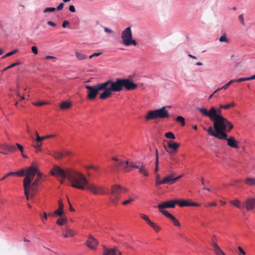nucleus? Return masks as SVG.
Instances as JSON below:
<instances>
[{"label": "nucleus", "instance_id": "obj_32", "mask_svg": "<svg viewBox=\"0 0 255 255\" xmlns=\"http://www.w3.org/2000/svg\"><path fill=\"white\" fill-rule=\"evenodd\" d=\"M138 169L139 172L143 176H147L148 175V173L143 165H142L141 167L139 166V168Z\"/></svg>", "mask_w": 255, "mask_h": 255}, {"label": "nucleus", "instance_id": "obj_9", "mask_svg": "<svg viewBox=\"0 0 255 255\" xmlns=\"http://www.w3.org/2000/svg\"><path fill=\"white\" fill-rule=\"evenodd\" d=\"M137 87V84L131 80L123 78V88L124 87L127 90L130 91L135 89Z\"/></svg>", "mask_w": 255, "mask_h": 255}, {"label": "nucleus", "instance_id": "obj_8", "mask_svg": "<svg viewBox=\"0 0 255 255\" xmlns=\"http://www.w3.org/2000/svg\"><path fill=\"white\" fill-rule=\"evenodd\" d=\"M197 110L199 111L204 116L209 117L211 120L214 119L216 114L215 108L212 107L209 111L205 108L197 107Z\"/></svg>", "mask_w": 255, "mask_h": 255}, {"label": "nucleus", "instance_id": "obj_20", "mask_svg": "<svg viewBox=\"0 0 255 255\" xmlns=\"http://www.w3.org/2000/svg\"><path fill=\"white\" fill-rule=\"evenodd\" d=\"M39 178L37 176V178L32 183H31L30 187L28 188V193L29 191L31 190L32 192H34L36 190V187L38 186L39 183Z\"/></svg>", "mask_w": 255, "mask_h": 255}, {"label": "nucleus", "instance_id": "obj_38", "mask_svg": "<svg viewBox=\"0 0 255 255\" xmlns=\"http://www.w3.org/2000/svg\"><path fill=\"white\" fill-rule=\"evenodd\" d=\"M149 226H151L154 229V230L157 233L159 232L161 230V228L157 226L155 223H154L153 222H152Z\"/></svg>", "mask_w": 255, "mask_h": 255}, {"label": "nucleus", "instance_id": "obj_48", "mask_svg": "<svg viewBox=\"0 0 255 255\" xmlns=\"http://www.w3.org/2000/svg\"><path fill=\"white\" fill-rule=\"evenodd\" d=\"M134 201V199L133 198H130L128 200H127L126 201H125L124 202H123L122 203V204L124 205H126L130 203H131V202L133 201Z\"/></svg>", "mask_w": 255, "mask_h": 255}, {"label": "nucleus", "instance_id": "obj_52", "mask_svg": "<svg viewBox=\"0 0 255 255\" xmlns=\"http://www.w3.org/2000/svg\"><path fill=\"white\" fill-rule=\"evenodd\" d=\"M238 249L240 253V255H246V252L244 251V250L241 247H239L238 248Z\"/></svg>", "mask_w": 255, "mask_h": 255}, {"label": "nucleus", "instance_id": "obj_16", "mask_svg": "<svg viewBox=\"0 0 255 255\" xmlns=\"http://www.w3.org/2000/svg\"><path fill=\"white\" fill-rule=\"evenodd\" d=\"M121 255V253L118 251L116 248L108 249L104 248L103 255Z\"/></svg>", "mask_w": 255, "mask_h": 255}, {"label": "nucleus", "instance_id": "obj_5", "mask_svg": "<svg viewBox=\"0 0 255 255\" xmlns=\"http://www.w3.org/2000/svg\"><path fill=\"white\" fill-rule=\"evenodd\" d=\"M85 88L88 90L87 98L88 99L92 100L96 98L99 91H104L105 88L103 83H98L94 86L86 85Z\"/></svg>", "mask_w": 255, "mask_h": 255}, {"label": "nucleus", "instance_id": "obj_63", "mask_svg": "<svg viewBox=\"0 0 255 255\" xmlns=\"http://www.w3.org/2000/svg\"><path fill=\"white\" fill-rule=\"evenodd\" d=\"M183 176V174H181L176 177H175L174 178V182H175L176 181H177L178 179H179L180 178H181Z\"/></svg>", "mask_w": 255, "mask_h": 255}, {"label": "nucleus", "instance_id": "obj_11", "mask_svg": "<svg viewBox=\"0 0 255 255\" xmlns=\"http://www.w3.org/2000/svg\"><path fill=\"white\" fill-rule=\"evenodd\" d=\"M176 204L178 205V200H169L164 202L157 205L158 209L162 208H173L175 207Z\"/></svg>", "mask_w": 255, "mask_h": 255}, {"label": "nucleus", "instance_id": "obj_15", "mask_svg": "<svg viewBox=\"0 0 255 255\" xmlns=\"http://www.w3.org/2000/svg\"><path fill=\"white\" fill-rule=\"evenodd\" d=\"M98 244V241L92 236L89 237L86 242L87 246L92 250L95 249Z\"/></svg>", "mask_w": 255, "mask_h": 255}, {"label": "nucleus", "instance_id": "obj_60", "mask_svg": "<svg viewBox=\"0 0 255 255\" xmlns=\"http://www.w3.org/2000/svg\"><path fill=\"white\" fill-rule=\"evenodd\" d=\"M104 31L107 33H111L113 32V30L109 29V28L106 27H104Z\"/></svg>", "mask_w": 255, "mask_h": 255}, {"label": "nucleus", "instance_id": "obj_27", "mask_svg": "<svg viewBox=\"0 0 255 255\" xmlns=\"http://www.w3.org/2000/svg\"><path fill=\"white\" fill-rule=\"evenodd\" d=\"M155 152H156V159H155V162L154 172L155 173H156L158 171V150L157 148L155 149Z\"/></svg>", "mask_w": 255, "mask_h": 255}, {"label": "nucleus", "instance_id": "obj_54", "mask_svg": "<svg viewBox=\"0 0 255 255\" xmlns=\"http://www.w3.org/2000/svg\"><path fill=\"white\" fill-rule=\"evenodd\" d=\"M31 51H32V53H33L34 54H37L38 53L37 48L35 46H32Z\"/></svg>", "mask_w": 255, "mask_h": 255}, {"label": "nucleus", "instance_id": "obj_18", "mask_svg": "<svg viewBox=\"0 0 255 255\" xmlns=\"http://www.w3.org/2000/svg\"><path fill=\"white\" fill-rule=\"evenodd\" d=\"M158 119L155 110L149 111L145 116V119L146 121Z\"/></svg>", "mask_w": 255, "mask_h": 255}, {"label": "nucleus", "instance_id": "obj_51", "mask_svg": "<svg viewBox=\"0 0 255 255\" xmlns=\"http://www.w3.org/2000/svg\"><path fill=\"white\" fill-rule=\"evenodd\" d=\"M64 3H63V2H61V3H60V4H59L57 6V7H56V8H56V10H58V11L61 10L63 8V6H64Z\"/></svg>", "mask_w": 255, "mask_h": 255}, {"label": "nucleus", "instance_id": "obj_57", "mask_svg": "<svg viewBox=\"0 0 255 255\" xmlns=\"http://www.w3.org/2000/svg\"><path fill=\"white\" fill-rule=\"evenodd\" d=\"M69 9L72 12H74L76 11L75 6L73 5H70L69 7Z\"/></svg>", "mask_w": 255, "mask_h": 255}, {"label": "nucleus", "instance_id": "obj_56", "mask_svg": "<svg viewBox=\"0 0 255 255\" xmlns=\"http://www.w3.org/2000/svg\"><path fill=\"white\" fill-rule=\"evenodd\" d=\"M47 25H48L49 26H53V27L56 26V23L52 21H47Z\"/></svg>", "mask_w": 255, "mask_h": 255}, {"label": "nucleus", "instance_id": "obj_7", "mask_svg": "<svg viewBox=\"0 0 255 255\" xmlns=\"http://www.w3.org/2000/svg\"><path fill=\"white\" fill-rule=\"evenodd\" d=\"M113 159L114 161H116V163H115V166L117 169H119L120 166H125V164L126 167L136 169L139 168V165L133 162H129L128 160L124 162L123 161H119V160L116 157H113Z\"/></svg>", "mask_w": 255, "mask_h": 255}, {"label": "nucleus", "instance_id": "obj_58", "mask_svg": "<svg viewBox=\"0 0 255 255\" xmlns=\"http://www.w3.org/2000/svg\"><path fill=\"white\" fill-rule=\"evenodd\" d=\"M47 215L46 212L43 213V216L41 217L42 221L43 223H44V221L47 220Z\"/></svg>", "mask_w": 255, "mask_h": 255}, {"label": "nucleus", "instance_id": "obj_55", "mask_svg": "<svg viewBox=\"0 0 255 255\" xmlns=\"http://www.w3.org/2000/svg\"><path fill=\"white\" fill-rule=\"evenodd\" d=\"M69 25V22L67 20H64L62 24V26L63 28H66Z\"/></svg>", "mask_w": 255, "mask_h": 255}, {"label": "nucleus", "instance_id": "obj_45", "mask_svg": "<svg viewBox=\"0 0 255 255\" xmlns=\"http://www.w3.org/2000/svg\"><path fill=\"white\" fill-rule=\"evenodd\" d=\"M236 82H241L246 81H249V77H245V78H240L237 79H235Z\"/></svg>", "mask_w": 255, "mask_h": 255}, {"label": "nucleus", "instance_id": "obj_28", "mask_svg": "<svg viewBox=\"0 0 255 255\" xmlns=\"http://www.w3.org/2000/svg\"><path fill=\"white\" fill-rule=\"evenodd\" d=\"M75 55L76 57L80 60H83L87 58V56L84 54V53H80L79 52H76Z\"/></svg>", "mask_w": 255, "mask_h": 255}, {"label": "nucleus", "instance_id": "obj_14", "mask_svg": "<svg viewBox=\"0 0 255 255\" xmlns=\"http://www.w3.org/2000/svg\"><path fill=\"white\" fill-rule=\"evenodd\" d=\"M178 205L180 207H188L199 206L200 204L196 202H190L185 200H178Z\"/></svg>", "mask_w": 255, "mask_h": 255}, {"label": "nucleus", "instance_id": "obj_6", "mask_svg": "<svg viewBox=\"0 0 255 255\" xmlns=\"http://www.w3.org/2000/svg\"><path fill=\"white\" fill-rule=\"evenodd\" d=\"M121 38L123 43L125 46L133 45L136 46L137 45L135 40L132 39V31L130 27H127L123 31Z\"/></svg>", "mask_w": 255, "mask_h": 255}, {"label": "nucleus", "instance_id": "obj_30", "mask_svg": "<svg viewBox=\"0 0 255 255\" xmlns=\"http://www.w3.org/2000/svg\"><path fill=\"white\" fill-rule=\"evenodd\" d=\"M69 154L68 151H65V153L58 152L55 153L54 157L56 159H59L62 158L65 155H69Z\"/></svg>", "mask_w": 255, "mask_h": 255}, {"label": "nucleus", "instance_id": "obj_4", "mask_svg": "<svg viewBox=\"0 0 255 255\" xmlns=\"http://www.w3.org/2000/svg\"><path fill=\"white\" fill-rule=\"evenodd\" d=\"M25 172V177L23 179V187L24 189L25 195L27 200H28V188L30 187L32 180L36 174H37V176L38 177H41L42 175L41 173L37 172V168L33 166H30L29 167L26 168Z\"/></svg>", "mask_w": 255, "mask_h": 255}, {"label": "nucleus", "instance_id": "obj_22", "mask_svg": "<svg viewBox=\"0 0 255 255\" xmlns=\"http://www.w3.org/2000/svg\"><path fill=\"white\" fill-rule=\"evenodd\" d=\"M230 202L232 205L236 206L241 210L244 209V206L241 204L240 201L238 200H231Z\"/></svg>", "mask_w": 255, "mask_h": 255}, {"label": "nucleus", "instance_id": "obj_53", "mask_svg": "<svg viewBox=\"0 0 255 255\" xmlns=\"http://www.w3.org/2000/svg\"><path fill=\"white\" fill-rule=\"evenodd\" d=\"M13 175V172H10L7 173L4 176H3L1 179V180H4L7 177H8L9 176Z\"/></svg>", "mask_w": 255, "mask_h": 255}, {"label": "nucleus", "instance_id": "obj_59", "mask_svg": "<svg viewBox=\"0 0 255 255\" xmlns=\"http://www.w3.org/2000/svg\"><path fill=\"white\" fill-rule=\"evenodd\" d=\"M16 145L17 148H18V149L21 152H22L23 151V147L21 145L19 144V143H16Z\"/></svg>", "mask_w": 255, "mask_h": 255}, {"label": "nucleus", "instance_id": "obj_26", "mask_svg": "<svg viewBox=\"0 0 255 255\" xmlns=\"http://www.w3.org/2000/svg\"><path fill=\"white\" fill-rule=\"evenodd\" d=\"M168 146L173 150H176L179 147V144L175 142L171 141L168 142Z\"/></svg>", "mask_w": 255, "mask_h": 255}, {"label": "nucleus", "instance_id": "obj_29", "mask_svg": "<svg viewBox=\"0 0 255 255\" xmlns=\"http://www.w3.org/2000/svg\"><path fill=\"white\" fill-rule=\"evenodd\" d=\"M159 211L163 214L164 216H165L166 217L170 219L171 217L173 216L172 214H171L169 212H168L167 210H164V208L158 209Z\"/></svg>", "mask_w": 255, "mask_h": 255}, {"label": "nucleus", "instance_id": "obj_50", "mask_svg": "<svg viewBox=\"0 0 255 255\" xmlns=\"http://www.w3.org/2000/svg\"><path fill=\"white\" fill-rule=\"evenodd\" d=\"M102 54V52H98V53H94L92 55L89 56V59H91L94 57H97L101 55Z\"/></svg>", "mask_w": 255, "mask_h": 255}, {"label": "nucleus", "instance_id": "obj_13", "mask_svg": "<svg viewBox=\"0 0 255 255\" xmlns=\"http://www.w3.org/2000/svg\"><path fill=\"white\" fill-rule=\"evenodd\" d=\"M221 140H226L227 141V144L230 147L234 148H239V146L238 144L237 141L236 140L235 138L231 136L229 137H228V135H227V138L225 139H220Z\"/></svg>", "mask_w": 255, "mask_h": 255}, {"label": "nucleus", "instance_id": "obj_39", "mask_svg": "<svg viewBox=\"0 0 255 255\" xmlns=\"http://www.w3.org/2000/svg\"><path fill=\"white\" fill-rule=\"evenodd\" d=\"M215 111H216V114H215V115L214 116V119L211 120L213 122L216 121V120H218V119H219L218 118H217V116H222L221 115L222 112H221V110H220V109L217 110L215 108Z\"/></svg>", "mask_w": 255, "mask_h": 255}, {"label": "nucleus", "instance_id": "obj_21", "mask_svg": "<svg viewBox=\"0 0 255 255\" xmlns=\"http://www.w3.org/2000/svg\"><path fill=\"white\" fill-rule=\"evenodd\" d=\"M213 247L214 251L217 255H226L216 244L214 243Z\"/></svg>", "mask_w": 255, "mask_h": 255}, {"label": "nucleus", "instance_id": "obj_61", "mask_svg": "<svg viewBox=\"0 0 255 255\" xmlns=\"http://www.w3.org/2000/svg\"><path fill=\"white\" fill-rule=\"evenodd\" d=\"M216 205L217 204L215 202H213L208 203V204L206 205L205 206L206 207H210V206H216Z\"/></svg>", "mask_w": 255, "mask_h": 255}, {"label": "nucleus", "instance_id": "obj_24", "mask_svg": "<svg viewBox=\"0 0 255 255\" xmlns=\"http://www.w3.org/2000/svg\"><path fill=\"white\" fill-rule=\"evenodd\" d=\"M245 182L249 186L255 185V178L247 177L245 179Z\"/></svg>", "mask_w": 255, "mask_h": 255}, {"label": "nucleus", "instance_id": "obj_19", "mask_svg": "<svg viewBox=\"0 0 255 255\" xmlns=\"http://www.w3.org/2000/svg\"><path fill=\"white\" fill-rule=\"evenodd\" d=\"M173 175L172 174H170L167 176L164 177L162 180H161V183L164 184H172L175 183L174 180V178L173 177Z\"/></svg>", "mask_w": 255, "mask_h": 255}, {"label": "nucleus", "instance_id": "obj_49", "mask_svg": "<svg viewBox=\"0 0 255 255\" xmlns=\"http://www.w3.org/2000/svg\"><path fill=\"white\" fill-rule=\"evenodd\" d=\"M18 52L17 49H14L13 50L6 53V56H11Z\"/></svg>", "mask_w": 255, "mask_h": 255}, {"label": "nucleus", "instance_id": "obj_10", "mask_svg": "<svg viewBox=\"0 0 255 255\" xmlns=\"http://www.w3.org/2000/svg\"><path fill=\"white\" fill-rule=\"evenodd\" d=\"M0 149L2 150H0V153L3 154H7L9 152L15 151L16 147L14 145L0 144Z\"/></svg>", "mask_w": 255, "mask_h": 255}, {"label": "nucleus", "instance_id": "obj_23", "mask_svg": "<svg viewBox=\"0 0 255 255\" xmlns=\"http://www.w3.org/2000/svg\"><path fill=\"white\" fill-rule=\"evenodd\" d=\"M36 135H37V138L36 139V143L35 145H34V146L36 149H40V147L42 145V143L41 142L42 140V138L40 136H39L38 135L37 132H36Z\"/></svg>", "mask_w": 255, "mask_h": 255}, {"label": "nucleus", "instance_id": "obj_42", "mask_svg": "<svg viewBox=\"0 0 255 255\" xmlns=\"http://www.w3.org/2000/svg\"><path fill=\"white\" fill-rule=\"evenodd\" d=\"M219 41L220 42H226V43H228L229 42V40L228 39V38L226 37V35L224 34L223 35H222L220 38H219Z\"/></svg>", "mask_w": 255, "mask_h": 255}, {"label": "nucleus", "instance_id": "obj_1", "mask_svg": "<svg viewBox=\"0 0 255 255\" xmlns=\"http://www.w3.org/2000/svg\"><path fill=\"white\" fill-rule=\"evenodd\" d=\"M51 174L54 176L60 177L63 182L65 178H67L71 183V186L74 188L85 190L88 189L96 195L108 194L111 196V200L113 204L117 205L120 199L121 190L128 192V189L122 187L119 185L113 186L111 191L106 192L101 186H98L94 184L90 183L85 176L82 173L72 170H64L58 165H54L51 170Z\"/></svg>", "mask_w": 255, "mask_h": 255}, {"label": "nucleus", "instance_id": "obj_47", "mask_svg": "<svg viewBox=\"0 0 255 255\" xmlns=\"http://www.w3.org/2000/svg\"><path fill=\"white\" fill-rule=\"evenodd\" d=\"M65 221L66 220L65 219L60 218L57 221V224L59 225L62 226L64 224Z\"/></svg>", "mask_w": 255, "mask_h": 255}, {"label": "nucleus", "instance_id": "obj_12", "mask_svg": "<svg viewBox=\"0 0 255 255\" xmlns=\"http://www.w3.org/2000/svg\"><path fill=\"white\" fill-rule=\"evenodd\" d=\"M158 119H164L169 117V113L165 107L155 110Z\"/></svg>", "mask_w": 255, "mask_h": 255}, {"label": "nucleus", "instance_id": "obj_34", "mask_svg": "<svg viewBox=\"0 0 255 255\" xmlns=\"http://www.w3.org/2000/svg\"><path fill=\"white\" fill-rule=\"evenodd\" d=\"M25 169H21L18 171L13 172V175H17L19 177H22L25 175Z\"/></svg>", "mask_w": 255, "mask_h": 255}, {"label": "nucleus", "instance_id": "obj_25", "mask_svg": "<svg viewBox=\"0 0 255 255\" xmlns=\"http://www.w3.org/2000/svg\"><path fill=\"white\" fill-rule=\"evenodd\" d=\"M234 83H236L235 79L232 80L230 81L228 83H227L226 84H225V85H224L222 87H221L220 88H218L215 91V92L219 91L221 90H225V89H226L231 84H233Z\"/></svg>", "mask_w": 255, "mask_h": 255}, {"label": "nucleus", "instance_id": "obj_64", "mask_svg": "<svg viewBox=\"0 0 255 255\" xmlns=\"http://www.w3.org/2000/svg\"><path fill=\"white\" fill-rule=\"evenodd\" d=\"M89 168H91V169H93L95 170H98V167H96V166H93V165H91V166H89L87 167V169H89Z\"/></svg>", "mask_w": 255, "mask_h": 255}, {"label": "nucleus", "instance_id": "obj_2", "mask_svg": "<svg viewBox=\"0 0 255 255\" xmlns=\"http://www.w3.org/2000/svg\"><path fill=\"white\" fill-rule=\"evenodd\" d=\"M218 120L214 121L213 128L210 127L207 129L208 133L218 139L227 138V132L233 128V125L223 116H217Z\"/></svg>", "mask_w": 255, "mask_h": 255}, {"label": "nucleus", "instance_id": "obj_3", "mask_svg": "<svg viewBox=\"0 0 255 255\" xmlns=\"http://www.w3.org/2000/svg\"><path fill=\"white\" fill-rule=\"evenodd\" d=\"M103 84L105 90L100 95V98L102 100L111 97L113 92H120L123 89V78H118L115 81L109 79Z\"/></svg>", "mask_w": 255, "mask_h": 255}, {"label": "nucleus", "instance_id": "obj_36", "mask_svg": "<svg viewBox=\"0 0 255 255\" xmlns=\"http://www.w3.org/2000/svg\"><path fill=\"white\" fill-rule=\"evenodd\" d=\"M176 121L177 122L180 123L182 126H184L185 124V119L182 116H178L176 119Z\"/></svg>", "mask_w": 255, "mask_h": 255}, {"label": "nucleus", "instance_id": "obj_33", "mask_svg": "<svg viewBox=\"0 0 255 255\" xmlns=\"http://www.w3.org/2000/svg\"><path fill=\"white\" fill-rule=\"evenodd\" d=\"M74 235H75V233L73 231H72V230H71L70 229H68L66 230V233L65 234H64V237L65 238H68L69 237L73 236Z\"/></svg>", "mask_w": 255, "mask_h": 255}, {"label": "nucleus", "instance_id": "obj_35", "mask_svg": "<svg viewBox=\"0 0 255 255\" xmlns=\"http://www.w3.org/2000/svg\"><path fill=\"white\" fill-rule=\"evenodd\" d=\"M20 64H21V62H19V61H17L16 62L12 63L11 64H10L8 66H7V67H5L4 69H3V71H5L6 70H8V69H9L10 68H13V67H14L15 66L19 65Z\"/></svg>", "mask_w": 255, "mask_h": 255}, {"label": "nucleus", "instance_id": "obj_46", "mask_svg": "<svg viewBox=\"0 0 255 255\" xmlns=\"http://www.w3.org/2000/svg\"><path fill=\"white\" fill-rule=\"evenodd\" d=\"M239 19L242 25H245L243 14H241L239 15Z\"/></svg>", "mask_w": 255, "mask_h": 255}, {"label": "nucleus", "instance_id": "obj_44", "mask_svg": "<svg viewBox=\"0 0 255 255\" xmlns=\"http://www.w3.org/2000/svg\"><path fill=\"white\" fill-rule=\"evenodd\" d=\"M63 213V210H61V209H58L54 211L53 213L54 215H56L58 216H61Z\"/></svg>", "mask_w": 255, "mask_h": 255}, {"label": "nucleus", "instance_id": "obj_43", "mask_svg": "<svg viewBox=\"0 0 255 255\" xmlns=\"http://www.w3.org/2000/svg\"><path fill=\"white\" fill-rule=\"evenodd\" d=\"M55 10H56V8L55 7H48L45 8L43 10V12L44 13L52 12H54Z\"/></svg>", "mask_w": 255, "mask_h": 255}, {"label": "nucleus", "instance_id": "obj_40", "mask_svg": "<svg viewBox=\"0 0 255 255\" xmlns=\"http://www.w3.org/2000/svg\"><path fill=\"white\" fill-rule=\"evenodd\" d=\"M170 219L175 226L179 227L180 226V224L179 221L173 216H172Z\"/></svg>", "mask_w": 255, "mask_h": 255}, {"label": "nucleus", "instance_id": "obj_31", "mask_svg": "<svg viewBox=\"0 0 255 255\" xmlns=\"http://www.w3.org/2000/svg\"><path fill=\"white\" fill-rule=\"evenodd\" d=\"M71 106V105L69 102L67 101H64L61 103L60 108L61 109H67L69 108Z\"/></svg>", "mask_w": 255, "mask_h": 255}, {"label": "nucleus", "instance_id": "obj_41", "mask_svg": "<svg viewBox=\"0 0 255 255\" xmlns=\"http://www.w3.org/2000/svg\"><path fill=\"white\" fill-rule=\"evenodd\" d=\"M165 136L168 138H170V139H175V136L174 135V134L171 131H169V132H166L165 134Z\"/></svg>", "mask_w": 255, "mask_h": 255}, {"label": "nucleus", "instance_id": "obj_62", "mask_svg": "<svg viewBox=\"0 0 255 255\" xmlns=\"http://www.w3.org/2000/svg\"><path fill=\"white\" fill-rule=\"evenodd\" d=\"M44 59L46 60H48V59H55V57L54 56H46L45 57Z\"/></svg>", "mask_w": 255, "mask_h": 255}, {"label": "nucleus", "instance_id": "obj_37", "mask_svg": "<svg viewBox=\"0 0 255 255\" xmlns=\"http://www.w3.org/2000/svg\"><path fill=\"white\" fill-rule=\"evenodd\" d=\"M140 217H141V218H142L144 220H145V221L146 222V223H147L149 225H150L151 224V223L152 222H151V221L149 220V219L147 215H145V214H140Z\"/></svg>", "mask_w": 255, "mask_h": 255}, {"label": "nucleus", "instance_id": "obj_17", "mask_svg": "<svg viewBox=\"0 0 255 255\" xmlns=\"http://www.w3.org/2000/svg\"><path fill=\"white\" fill-rule=\"evenodd\" d=\"M255 206V199L253 198H248L246 201V208L247 211L254 209Z\"/></svg>", "mask_w": 255, "mask_h": 255}]
</instances>
